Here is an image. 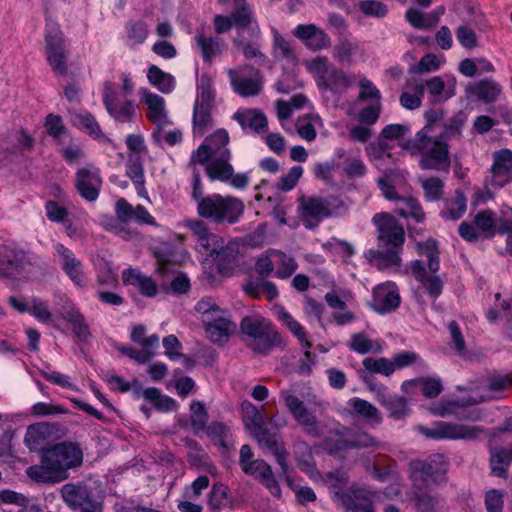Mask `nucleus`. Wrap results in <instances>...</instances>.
Listing matches in <instances>:
<instances>
[{"mask_svg":"<svg viewBox=\"0 0 512 512\" xmlns=\"http://www.w3.org/2000/svg\"><path fill=\"white\" fill-rule=\"evenodd\" d=\"M417 431L426 438L434 440H477L484 429L480 426L456 422L437 421L431 426L419 425Z\"/></svg>","mask_w":512,"mask_h":512,"instance_id":"12","label":"nucleus"},{"mask_svg":"<svg viewBox=\"0 0 512 512\" xmlns=\"http://www.w3.org/2000/svg\"><path fill=\"white\" fill-rule=\"evenodd\" d=\"M295 453L297 455L299 468L306 472L312 479H314L318 473L315 469L309 446L303 442L298 443L296 445Z\"/></svg>","mask_w":512,"mask_h":512,"instance_id":"59","label":"nucleus"},{"mask_svg":"<svg viewBox=\"0 0 512 512\" xmlns=\"http://www.w3.org/2000/svg\"><path fill=\"white\" fill-rule=\"evenodd\" d=\"M355 82V77L336 69L334 66L328 75L327 82L321 88L330 89L336 93H341L349 88Z\"/></svg>","mask_w":512,"mask_h":512,"instance_id":"53","label":"nucleus"},{"mask_svg":"<svg viewBox=\"0 0 512 512\" xmlns=\"http://www.w3.org/2000/svg\"><path fill=\"white\" fill-rule=\"evenodd\" d=\"M214 96L211 78L208 75H202L198 82V93L194 105L212 108Z\"/></svg>","mask_w":512,"mask_h":512,"instance_id":"58","label":"nucleus"},{"mask_svg":"<svg viewBox=\"0 0 512 512\" xmlns=\"http://www.w3.org/2000/svg\"><path fill=\"white\" fill-rule=\"evenodd\" d=\"M411 467L414 480H422L427 485L441 481L447 470L445 458L440 454L425 461H415Z\"/></svg>","mask_w":512,"mask_h":512,"instance_id":"20","label":"nucleus"},{"mask_svg":"<svg viewBox=\"0 0 512 512\" xmlns=\"http://www.w3.org/2000/svg\"><path fill=\"white\" fill-rule=\"evenodd\" d=\"M191 426L195 433L204 431L209 419L208 411L205 405L197 400L190 404Z\"/></svg>","mask_w":512,"mask_h":512,"instance_id":"57","label":"nucleus"},{"mask_svg":"<svg viewBox=\"0 0 512 512\" xmlns=\"http://www.w3.org/2000/svg\"><path fill=\"white\" fill-rule=\"evenodd\" d=\"M83 451L78 444L62 442L48 447L41 453L39 465L26 470L27 476L37 483H59L68 478V470L79 467Z\"/></svg>","mask_w":512,"mask_h":512,"instance_id":"1","label":"nucleus"},{"mask_svg":"<svg viewBox=\"0 0 512 512\" xmlns=\"http://www.w3.org/2000/svg\"><path fill=\"white\" fill-rule=\"evenodd\" d=\"M102 185L100 171L93 165H87L77 171L76 188L81 197L87 201H95Z\"/></svg>","mask_w":512,"mask_h":512,"instance_id":"25","label":"nucleus"},{"mask_svg":"<svg viewBox=\"0 0 512 512\" xmlns=\"http://www.w3.org/2000/svg\"><path fill=\"white\" fill-rule=\"evenodd\" d=\"M362 364L370 373H379L384 376H390L394 372V366H392L391 360L384 357H367L363 360Z\"/></svg>","mask_w":512,"mask_h":512,"instance_id":"61","label":"nucleus"},{"mask_svg":"<svg viewBox=\"0 0 512 512\" xmlns=\"http://www.w3.org/2000/svg\"><path fill=\"white\" fill-rule=\"evenodd\" d=\"M221 246L217 249L213 260L217 263L220 270L224 269L225 264L232 262L239 253V246L234 241L225 242L222 238Z\"/></svg>","mask_w":512,"mask_h":512,"instance_id":"56","label":"nucleus"},{"mask_svg":"<svg viewBox=\"0 0 512 512\" xmlns=\"http://www.w3.org/2000/svg\"><path fill=\"white\" fill-rule=\"evenodd\" d=\"M379 187L385 198L389 200L397 199V212L404 218H413L417 222H423L425 214L418 201L413 198H398L394 187L390 184L388 178H381L378 181Z\"/></svg>","mask_w":512,"mask_h":512,"instance_id":"24","label":"nucleus"},{"mask_svg":"<svg viewBox=\"0 0 512 512\" xmlns=\"http://www.w3.org/2000/svg\"><path fill=\"white\" fill-rule=\"evenodd\" d=\"M512 179V152L500 150L493 154L491 167V185L501 188Z\"/></svg>","mask_w":512,"mask_h":512,"instance_id":"28","label":"nucleus"},{"mask_svg":"<svg viewBox=\"0 0 512 512\" xmlns=\"http://www.w3.org/2000/svg\"><path fill=\"white\" fill-rule=\"evenodd\" d=\"M512 461V449H491V470L496 476H503L509 463Z\"/></svg>","mask_w":512,"mask_h":512,"instance_id":"54","label":"nucleus"},{"mask_svg":"<svg viewBox=\"0 0 512 512\" xmlns=\"http://www.w3.org/2000/svg\"><path fill=\"white\" fill-rule=\"evenodd\" d=\"M229 141L227 130L224 128L215 130L192 153L190 164H206L205 170L211 180L227 182L234 172L230 164L231 151L227 147Z\"/></svg>","mask_w":512,"mask_h":512,"instance_id":"3","label":"nucleus"},{"mask_svg":"<svg viewBox=\"0 0 512 512\" xmlns=\"http://www.w3.org/2000/svg\"><path fill=\"white\" fill-rule=\"evenodd\" d=\"M512 387V378L509 376L495 375L483 378L479 383L468 388L467 397H457L451 401L441 400L431 407L434 415L445 417L456 413L458 407L475 405L483 401L496 399L500 394Z\"/></svg>","mask_w":512,"mask_h":512,"instance_id":"5","label":"nucleus"},{"mask_svg":"<svg viewBox=\"0 0 512 512\" xmlns=\"http://www.w3.org/2000/svg\"><path fill=\"white\" fill-rule=\"evenodd\" d=\"M147 78L149 83L162 93H171L175 88L174 77L168 73H165L155 65H152L148 69Z\"/></svg>","mask_w":512,"mask_h":512,"instance_id":"46","label":"nucleus"},{"mask_svg":"<svg viewBox=\"0 0 512 512\" xmlns=\"http://www.w3.org/2000/svg\"><path fill=\"white\" fill-rule=\"evenodd\" d=\"M293 34L312 51L326 49L331 44L328 34L314 24H299Z\"/></svg>","mask_w":512,"mask_h":512,"instance_id":"27","label":"nucleus"},{"mask_svg":"<svg viewBox=\"0 0 512 512\" xmlns=\"http://www.w3.org/2000/svg\"><path fill=\"white\" fill-rule=\"evenodd\" d=\"M275 106L277 110V117L281 122H283L284 120L289 119L294 111L310 107L311 103L304 94H296L289 101H276ZM282 127L287 131L289 130L286 128L284 123H282Z\"/></svg>","mask_w":512,"mask_h":512,"instance_id":"40","label":"nucleus"},{"mask_svg":"<svg viewBox=\"0 0 512 512\" xmlns=\"http://www.w3.org/2000/svg\"><path fill=\"white\" fill-rule=\"evenodd\" d=\"M305 67L316 79L317 85L321 88L327 82L333 66L329 64L327 57L317 56L305 62Z\"/></svg>","mask_w":512,"mask_h":512,"instance_id":"47","label":"nucleus"},{"mask_svg":"<svg viewBox=\"0 0 512 512\" xmlns=\"http://www.w3.org/2000/svg\"><path fill=\"white\" fill-rule=\"evenodd\" d=\"M372 221L377 227L378 239L381 243L402 249L405 241L404 229L392 215L379 213L373 217Z\"/></svg>","mask_w":512,"mask_h":512,"instance_id":"19","label":"nucleus"},{"mask_svg":"<svg viewBox=\"0 0 512 512\" xmlns=\"http://www.w3.org/2000/svg\"><path fill=\"white\" fill-rule=\"evenodd\" d=\"M377 400L389 411L390 417L400 419L409 412L405 398L389 393L388 389L380 386L377 389Z\"/></svg>","mask_w":512,"mask_h":512,"instance_id":"36","label":"nucleus"},{"mask_svg":"<svg viewBox=\"0 0 512 512\" xmlns=\"http://www.w3.org/2000/svg\"><path fill=\"white\" fill-rule=\"evenodd\" d=\"M35 258L13 244H0V279L12 288L19 286V279L28 278Z\"/></svg>","mask_w":512,"mask_h":512,"instance_id":"9","label":"nucleus"},{"mask_svg":"<svg viewBox=\"0 0 512 512\" xmlns=\"http://www.w3.org/2000/svg\"><path fill=\"white\" fill-rule=\"evenodd\" d=\"M275 313L278 320L281 321L295 337L298 338L305 348L311 347V343L307 340L305 330L298 321H296L283 307H277L275 309Z\"/></svg>","mask_w":512,"mask_h":512,"instance_id":"48","label":"nucleus"},{"mask_svg":"<svg viewBox=\"0 0 512 512\" xmlns=\"http://www.w3.org/2000/svg\"><path fill=\"white\" fill-rule=\"evenodd\" d=\"M302 217L307 223L306 227L312 228L322 219L346 210L344 203L334 197L322 199L319 197L302 198L300 202Z\"/></svg>","mask_w":512,"mask_h":512,"instance_id":"14","label":"nucleus"},{"mask_svg":"<svg viewBox=\"0 0 512 512\" xmlns=\"http://www.w3.org/2000/svg\"><path fill=\"white\" fill-rule=\"evenodd\" d=\"M54 254L59 258L61 267L69 279L79 287L86 284V277L83 271L82 262L76 255L61 243L54 244Z\"/></svg>","mask_w":512,"mask_h":512,"instance_id":"23","label":"nucleus"},{"mask_svg":"<svg viewBox=\"0 0 512 512\" xmlns=\"http://www.w3.org/2000/svg\"><path fill=\"white\" fill-rule=\"evenodd\" d=\"M273 36V56L279 61H284L289 65H295L296 55L289 41L277 31H274Z\"/></svg>","mask_w":512,"mask_h":512,"instance_id":"51","label":"nucleus"},{"mask_svg":"<svg viewBox=\"0 0 512 512\" xmlns=\"http://www.w3.org/2000/svg\"><path fill=\"white\" fill-rule=\"evenodd\" d=\"M46 55L47 60L53 71L57 74L64 75L67 72L66 66V50L62 32L57 24L47 23L45 33Z\"/></svg>","mask_w":512,"mask_h":512,"instance_id":"16","label":"nucleus"},{"mask_svg":"<svg viewBox=\"0 0 512 512\" xmlns=\"http://www.w3.org/2000/svg\"><path fill=\"white\" fill-rule=\"evenodd\" d=\"M409 91H404L400 96V104L405 109L414 110L420 107L424 96V85L420 81H412L408 84Z\"/></svg>","mask_w":512,"mask_h":512,"instance_id":"49","label":"nucleus"},{"mask_svg":"<svg viewBox=\"0 0 512 512\" xmlns=\"http://www.w3.org/2000/svg\"><path fill=\"white\" fill-rule=\"evenodd\" d=\"M208 339L223 344L236 332L237 325L231 319L230 312L221 308L212 297H204L195 305Z\"/></svg>","mask_w":512,"mask_h":512,"instance_id":"6","label":"nucleus"},{"mask_svg":"<svg viewBox=\"0 0 512 512\" xmlns=\"http://www.w3.org/2000/svg\"><path fill=\"white\" fill-rule=\"evenodd\" d=\"M233 119L237 121L241 127L246 130L260 133L267 128V119L262 112L257 110H238L234 113Z\"/></svg>","mask_w":512,"mask_h":512,"instance_id":"38","label":"nucleus"},{"mask_svg":"<svg viewBox=\"0 0 512 512\" xmlns=\"http://www.w3.org/2000/svg\"><path fill=\"white\" fill-rule=\"evenodd\" d=\"M275 249H269L259 255L255 262V271L263 278L275 276Z\"/></svg>","mask_w":512,"mask_h":512,"instance_id":"60","label":"nucleus"},{"mask_svg":"<svg viewBox=\"0 0 512 512\" xmlns=\"http://www.w3.org/2000/svg\"><path fill=\"white\" fill-rule=\"evenodd\" d=\"M122 279L125 284L136 287L146 297H154L158 292L155 281L137 269L129 268L124 270L122 272Z\"/></svg>","mask_w":512,"mask_h":512,"instance_id":"34","label":"nucleus"},{"mask_svg":"<svg viewBox=\"0 0 512 512\" xmlns=\"http://www.w3.org/2000/svg\"><path fill=\"white\" fill-rule=\"evenodd\" d=\"M245 343L255 352L266 353L279 342V335L272 323L259 316H246L240 322Z\"/></svg>","mask_w":512,"mask_h":512,"instance_id":"11","label":"nucleus"},{"mask_svg":"<svg viewBox=\"0 0 512 512\" xmlns=\"http://www.w3.org/2000/svg\"><path fill=\"white\" fill-rule=\"evenodd\" d=\"M139 95L142 103L147 107L146 117L154 124L155 128L159 130L172 125L163 97L150 92L147 88H141Z\"/></svg>","mask_w":512,"mask_h":512,"instance_id":"21","label":"nucleus"},{"mask_svg":"<svg viewBox=\"0 0 512 512\" xmlns=\"http://www.w3.org/2000/svg\"><path fill=\"white\" fill-rule=\"evenodd\" d=\"M102 101L109 116L120 124H131L137 117V103L134 99L122 98L115 83L105 81Z\"/></svg>","mask_w":512,"mask_h":512,"instance_id":"13","label":"nucleus"},{"mask_svg":"<svg viewBox=\"0 0 512 512\" xmlns=\"http://www.w3.org/2000/svg\"><path fill=\"white\" fill-rule=\"evenodd\" d=\"M348 404L353 412L364 420L376 424L381 422L379 410L368 401L355 397L350 399Z\"/></svg>","mask_w":512,"mask_h":512,"instance_id":"50","label":"nucleus"},{"mask_svg":"<svg viewBox=\"0 0 512 512\" xmlns=\"http://www.w3.org/2000/svg\"><path fill=\"white\" fill-rule=\"evenodd\" d=\"M126 175L133 182L137 194L140 197L149 200V196L145 188L144 169L139 157L129 156L126 165Z\"/></svg>","mask_w":512,"mask_h":512,"instance_id":"43","label":"nucleus"},{"mask_svg":"<svg viewBox=\"0 0 512 512\" xmlns=\"http://www.w3.org/2000/svg\"><path fill=\"white\" fill-rule=\"evenodd\" d=\"M400 304V295L393 282H385L373 289L371 307L378 313L385 314L396 309Z\"/></svg>","mask_w":512,"mask_h":512,"instance_id":"26","label":"nucleus"},{"mask_svg":"<svg viewBox=\"0 0 512 512\" xmlns=\"http://www.w3.org/2000/svg\"><path fill=\"white\" fill-rule=\"evenodd\" d=\"M197 210L201 217L210 219L217 224L224 222L233 224L243 214L244 204L236 197L213 194L202 198L198 203Z\"/></svg>","mask_w":512,"mask_h":512,"instance_id":"10","label":"nucleus"},{"mask_svg":"<svg viewBox=\"0 0 512 512\" xmlns=\"http://www.w3.org/2000/svg\"><path fill=\"white\" fill-rule=\"evenodd\" d=\"M349 347L360 354L378 353L382 350V344L379 341L371 340L363 333L352 335Z\"/></svg>","mask_w":512,"mask_h":512,"instance_id":"55","label":"nucleus"},{"mask_svg":"<svg viewBox=\"0 0 512 512\" xmlns=\"http://www.w3.org/2000/svg\"><path fill=\"white\" fill-rule=\"evenodd\" d=\"M3 149L11 152H23L33 146V139L24 131L17 130L9 133L1 142Z\"/></svg>","mask_w":512,"mask_h":512,"instance_id":"44","label":"nucleus"},{"mask_svg":"<svg viewBox=\"0 0 512 512\" xmlns=\"http://www.w3.org/2000/svg\"><path fill=\"white\" fill-rule=\"evenodd\" d=\"M417 246L419 253L428 258L430 273L426 271L422 262L418 260L411 263V271L415 279L420 283L418 289L424 291L435 300L442 293L443 288V281L436 275L439 269L437 245L434 240L428 239L423 243H418Z\"/></svg>","mask_w":512,"mask_h":512,"instance_id":"8","label":"nucleus"},{"mask_svg":"<svg viewBox=\"0 0 512 512\" xmlns=\"http://www.w3.org/2000/svg\"><path fill=\"white\" fill-rule=\"evenodd\" d=\"M295 127L302 139L312 142L317 136L316 129L323 127V121L318 114L309 113L298 117Z\"/></svg>","mask_w":512,"mask_h":512,"instance_id":"41","label":"nucleus"},{"mask_svg":"<svg viewBox=\"0 0 512 512\" xmlns=\"http://www.w3.org/2000/svg\"><path fill=\"white\" fill-rule=\"evenodd\" d=\"M241 408L243 423L246 429L263 451L269 452L275 456L283 472H286L287 461L285 448L280 437L276 433H271L266 427L267 422L277 429L284 427L287 424L285 417L273 415L268 419L267 415L262 410L249 401L243 402Z\"/></svg>","mask_w":512,"mask_h":512,"instance_id":"2","label":"nucleus"},{"mask_svg":"<svg viewBox=\"0 0 512 512\" xmlns=\"http://www.w3.org/2000/svg\"><path fill=\"white\" fill-rule=\"evenodd\" d=\"M186 227L193 233L196 249L199 253L213 258L221 246L222 237L211 233L203 221L193 219L186 222Z\"/></svg>","mask_w":512,"mask_h":512,"instance_id":"22","label":"nucleus"},{"mask_svg":"<svg viewBox=\"0 0 512 512\" xmlns=\"http://www.w3.org/2000/svg\"><path fill=\"white\" fill-rule=\"evenodd\" d=\"M53 434L52 427L47 423H37L30 425L25 433L24 442L30 451L43 452L45 446L51 440Z\"/></svg>","mask_w":512,"mask_h":512,"instance_id":"32","label":"nucleus"},{"mask_svg":"<svg viewBox=\"0 0 512 512\" xmlns=\"http://www.w3.org/2000/svg\"><path fill=\"white\" fill-rule=\"evenodd\" d=\"M324 481L331 490L333 500L347 511L374 512L372 492L355 486L342 490L348 483V476L344 470L328 472Z\"/></svg>","mask_w":512,"mask_h":512,"instance_id":"7","label":"nucleus"},{"mask_svg":"<svg viewBox=\"0 0 512 512\" xmlns=\"http://www.w3.org/2000/svg\"><path fill=\"white\" fill-rule=\"evenodd\" d=\"M421 186L424 190L425 198L428 201H436L443 196V181L437 177L420 179Z\"/></svg>","mask_w":512,"mask_h":512,"instance_id":"63","label":"nucleus"},{"mask_svg":"<svg viewBox=\"0 0 512 512\" xmlns=\"http://www.w3.org/2000/svg\"><path fill=\"white\" fill-rule=\"evenodd\" d=\"M443 137L444 135L434 136L433 126L426 125L413 138L405 142L404 148L413 155L421 156L419 164L422 169L448 171L449 149Z\"/></svg>","mask_w":512,"mask_h":512,"instance_id":"4","label":"nucleus"},{"mask_svg":"<svg viewBox=\"0 0 512 512\" xmlns=\"http://www.w3.org/2000/svg\"><path fill=\"white\" fill-rule=\"evenodd\" d=\"M231 16L233 24L238 28V36H242L247 32L248 36L251 38L258 37L260 29L253 17L251 8L247 3L242 2L239 4Z\"/></svg>","mask_w":512,"mask_h":512,"instance_id":"31","label":"nucleus"},{"mask_svg":"<svg viewBox=\"0 0 512 512\" xmlns=\"http://www.w3.org/2000/svg\"><path fill=\"white\" fill-rule=\"evenodd\" d=\"M444 62L445 57L443 55L428 53L420 59L417 66L413 68V71L420 74L435 72L440 69Z\"/></svg>","mask_w":512,"mask_h":512,"instance_id":"62","label":"nucleus"},{"mask_svg":"<svg viewBox=\"0 0 512 512\" xmlns=\"http://www.w3.org/2000/svg\"><path fill=\"white\" fill-rule=\"evenodd\" d=\"M424 91L427 90L435 101H445L453 97L456 93V80L454 77H448L446 81L440 76H433L422 82Z\"/></svg>","mask_w":512,"mask_h":512,"instance_id":"33","label":"nucleus"},{"mask_svg":"<svg viewBox=\"0 0 512 512\" xmlns=\"http://www.w3.org/2000/svg\"><path fill=\"white\" fill-rule=\"evenodd\" d=\"M212 108L194 105L192 118V132L194 137H202L214 127Z\"/></svg>","mask_w":512,"mask_h":512,"instance_id":"42","label":"nucleus"},{"mask_svg":"<svg viewBox=\"0 0 512 512\" xmlns=\"http://www.w3.org/2000/svg\"><path fill=\"white\" fill-rule=\"evenodd\" d=\"M60 315L71 325L73 333L79 340L86 341L90 337L91 333L88 323L83 314L69 299H65L60 309Z\"/></svg>","mask_w":512,"mask_h":512,"instance_id":"29","label":"nucleus"},{"mask_svg":"<svg viewBox=\"0 0 512 512\" xmlns=\"http://www.w3.org/2000/svg\"><path fill=\"white\" fill-rule=\"evenodd\" d=\"M391 247L390 250H369L365 256L371 265L378 270L398 269L401 265L400 251Z\"/></svg>","mask_w":512,"mask_h":512,"instance_id":"35","label":"nucleus"},{"mask_svg":"<svg viewBox=\"0 0 512 512\" xmlns=\"http://www.w3.org/2000/svg\"><path fill=\"white\" fill-rule=\"evenodd\" d=\"M230 84L235 93L242 97L258 95L262 88V80L259 71L250 67L226 70Z\"/></svg>","mask_w":512,"mask_h":512,"instance_id":"17","label":"nucleus"},{"mask_svg":"<svg viewBox=\"0 0 512 512\" xmlns=\"http://www.w3.org/2000/svg\"><path fill=\"white\" fill-rule=\"evenodd\" d=\"M274 257L275 277L287 279L297 270L298 264L292 256L275 249Z\"/></svg>","mask_w":512,"mask_h":512,"instance_id":"52","label":"nucleus"},{"mask_svg":"<svg viewBox=\"0 0 512 512\" xmlns=\"http://www.w3.org/2000/svg\"><path fill=\"white\" fill-rule=\"evenodd\" d=\"M448 331L450 334V347L459 356H464L466 352V342L464 335L455 321L448 323Z\"/></svg>","mask_w":512,"mask_h":512,"instance_id":"64","label":"nucleus"},{"mask_svg":"<svg viewBox=\"0 0 512 512\" xmlns=\"http://www.w3.org/2000/svg\"><path fill=\"white\" fill-rule=\"evenodd\" d=\"M279 396L293 419L302 426L309 435L318 436L317 417L305 403L291 390L283 389L280 391Z\"/></svg>","mask_w":512,"mask_h":512,"instance_id":"15","label":"nucleus"},{"mask_svg":"<svg viewBox=\"0 0 512 512\" xmlns=\"http://www.w3.org/2000/svg\"><path fill=\"white\" fill-rule=\"evenodd\" d=\"M243 472L258 479L273 496H281L280 486L273 476L271 467L265 461L260 459L254 460L251 465L244 467Z\"/></svg>","mask_w":512,"mask_h":512,"instance_id":"30","label":"nucleus"},{"mask_svg":"<svg viewBox=\"0 0 512 512\" xmlns=\"http://www.w3.org/2000/svg\"><path fill=\"white\" fill-rule=\"evenodd\" d=\"M194 41L205 62H212L223 51V44L219 38L206 36L202 32H197Z\"/></svg>","mask_w":512,"mask_h":512,"instance_id":"39","label":"nucleus"},{"mask_svg":"<svg viewBox=\"0 0 512 512\" xmlns=\"http://www.w3.org/2000/svg\"><path fill=\"white\" fill-rule=\"evenodd\" d=\"M467 92L485 103H492L500 96L502 87L497 82L486 79L470 85Z\"/></svg>","mask_w":512,"mask_h":512,"instance_id":"37","label":"nucleus"},{"mask_svg":"<svg viewBox=\"0 0 512 512\" xmlns=\"http://www.w3.org/2000/svg\"><path fill=\"white\" fill-rule=\"evenodd\" d=\"M63 501L71 508H79L81 512H100L101 504L95 499L92 491L85 485L65 484L61 488Z\"/></svg>","mask_w":512,"mask_h":512,"instance_id":"18","label":"nucleus"},{"mask_svg":"<svg viewBox=\"0 0 512 512\" xmlns=\"http://www.w3.org/2000/svg\"><path fill=\"white\" fill-rule=\"evenodd\" d=\"M420 386L422 393L428 398H434L442 391V384L439 378H418L402 383V390L409 392L410 388Z\"/></svg>","mask_w":512,"mask_h":512,"instance_id":"45","label":"nucleus"}]
</instances>
